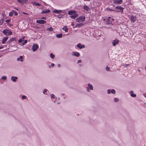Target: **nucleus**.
Segmentation results:
<instances>
[{"label":"nucleus","mask_w":146,"mask_h":146,"mask_svg":"<svg viewBox=\"0 0 146 146\" xmlns=\"http://www.w3.org/2000/svg\"><path fill=\"white\" fill-rule=\"evenodd\" d=\"M81 62V60H79L78 61V63H80V62Z\"/></svg>","instance_id":"obj_48"},{"label":"nucleus","mask_w":146,"mask_h":146,"mask_svg":"<svg viewBox=\"0 0 146 146\" xmlns=\"http://www.w3.org/2000/svg\"><path fill=\"white\" fill-rule=\"evenodd\" d=\"M111 92L113 94H115V90L114 89H112L111 90Z\"/></svg>","instance_id":"obj_28"},{"label":"nucleus","mask_w":146,"mask_h":146,"mask_svg":"<svg viewBox=\"0 0 146 146\" xmlns=\"http://www.w3.org/2000/svg\"><path fill=\"white\" fill-rule=\"evenodd\" d=\"M90 0H88L89 1H90Z\"/></svg>","instance_id":"obj_60"},{"label":"nucleus","mask_w":146,"mask_h":146,"mask_svg":"<svg viewBox=\"0 0 146 146\" xmlns=\"http://www.w3.org/2000/svg\"><path fill=\"white\" fill-rule=\"evenodd\" d=\"M89 88L92 90H93V87L92 85L89 84H88V89Z\"/></svg>","instance_id":"obj_22"},{"label":"nucleus","mask_w":146,"mask_h":146,"mask_svg":"<svg viewBox=\"0 0 146 146\" xmlns=\"http://www.w3.org/2000/svg\"><path fill=\"white\" fill-rule=\"evenodd\" d=\"M81 44H78L77 45V47L78 48H79L80 49H81L82 48V46H81Z\"/></svg>","instance_id":"obj_27"},{"label":"nucleus","mask_w":146,"mask_h":146,"mask_svg":"<svg viewBox=\"0 0 146 146\" xmlns=\"http://www.w3.org/2000/svg\"><path fill=\"white\" fill-rule=\"evenodd\" d=\"M41 19H45V20H46V17H42V18H41Z\"/></svg>","instance_id":"obj_43"},{"label":"nucleus","mask_w":146,"mask_h":146,"mask_svg":"<svg viewBox=\"0 0 146 146\" xmlns=\"http://www.w3.org/2000/svg\"><path fill=\"white\" fill-rule=\"evenodd\" d=\"M50 97L51 98H54V96L53 94H52L50 95Z\"/></svg>","instance_id":"obj_37"},{"label":"nucleus","mask_w":146,"mask_h":146,"mask_svg":"<svg viewBox=\"0 0 146 146\" xmlns=\"http://www.w3.org/2000/svg\"><path fill=\"white\" fill-rule=\"evenodd\" d=\"M3 48V46H0V49H1Z\"/></svg>","instance_id":"obj_50"},{"label":"nucleus","mask_w":146,"mask_h":146,"mask_svg":"<svg viewBox=\"0 0 146 146\" xmlns=\"http://www.w3.org/2000/svg\"><path fill=\"white\" fill-rule=\"evenodd\" d=\"M145 97H146V94H145Z\"/></svg>","instance_id":"obj_54"},{"label":"nucleus","mask_w":146,"mask_h":146,"mask_svg":"<svg viewBox=\"0 0 146 146\" xmlns=\"http://www.w3.org/2000/svg\"><path fill=\"white\" fill-rule=\"evenodd\" d=\"M126 65L127 66V65H129V64H128V65Z\"/></svg>","instance_id":"obj_57"},{"label":"nucleus","mask_w":146,"mask_h":146,"mask_svg":"<svg viewBox=\"0 0 146 146\" xmlns=\"http://www.w3.org/2000/svg\"><path fill=\"white\" fill-rule=\"evenodd\" d=\"M36 22L37 23L40 24H44L46 23V21L41 20H37Z\"/></svg>","instance_id":"obj_4"},{"label":"nucleus","mask_w":146,"mask_h":146,"mask_svg":"<svg viewBox=\"0 0 146 146\" xmlns=\"http://www.w3.org/2000/svg\"><path fill=\"white\" fill-rule=\"evenodd\" d=\"M82 48H84L85 47V46L84 45H82Z\"/></svg>","instance_id":"obj_47"},{"label":"nucleus","mask_w":146,"mask_h":146,"mask_svg":"<svg viewBox=\"0 0 146 146\" xmlns=\"http://www.w3.org/2000/svg\"><path fill=\"white\" fill-rule=\"evenodd\" d=\"M145 69H146V67H145Z\"/></svg>","instance_id":"obj_61"},{"label":"nucleus","mask_w":146,"mask_h":146,"mask_svg":"<svg viewBox=\"0 0 146 146\" xmlns=\"http://www.w3.org/2000/svg\"><path fill=\"white\" fill-rule=\"evenodd\" d=\"M53 12L54 13H58L62 12V11L61 10H54Z\"/></svg>","instance_id":"obj_14"},{"label":"nucleus","mask_w":146,"mask_h":146,"mask_svg":"<svg viewBox=\"0 0 146 146\" xmlns=\"http://www.w3.org/2000/svg\"><path fill=\"white\" fill-rule=\"evenodd\" d=\"M78 16V14L76 13H74L73 15L70 16V17L71 18L74 19Z\"/></svg>","instance_id":"obj_8"},{"label":"nucleus","mask_w":146,"mask_h":146,"mask_svg":"<svg viewBox=\"0 0 146 146\" xmlns=\"http://www.w3.org/2000/svg\"><path fill=\"white\" fill-rule=\"evenodd\" d=\"M23 13L24 14H25V15H28L27 13H25V12H23Z\"/></svg>","instance_id":"obj_49"},{"label":"nucleus","mask_w":146,"mask_h":146,"mask_svg":"<svg viewBox=\"0 0 146 146\" xmlns=\"http://www.w3.org/2000/svg\"><path fill=\"white\" fill-rule=\"evenodd\" d=\"M31 3L33 5L36 6H40V4L36 2H32Z\"/></svg>","instance_id":"obj_15"},{"label":"nucleus","mask_w":146,"mask_h":146,"mask_svg":"<svg viewBox=\"0 0 146 146\" xmlns=\"http://www.w3.org/2000/svg\"><path fill=\"white\" fill-rule=\"evenodd\" d=\"M125 67H126V66H124Z\"/></svg>","instance_id":"obj_59"},{"label":"nucleus","mask_w":146,"mask_h":146,"mask_svg":"<svg viewBox=\"0 0 146 146\" xmlns=\"http://www.w3.org/2000/svg\"><path fill=\"white\" fill-rule=\"evenodd\" d=\"M5 22H6L7 23H9V22H10L11 21V20L10 19H8V20H6L5 21Z\"/></svg>","instance_id":"obj_35"},{"label":"nucleus","mask_w":146,"mask_h":146,"mask_svg":"<svg viewBox=\"0 0 146 146\" xmlns=\"http://www.w3.org/2000/svg\"><path fill=\"white\" fill-rule=\"evenodd\" d=\"M17 1L19 3L23 5L26 3L28 1V0H17Z\"/></svg>","instance_id":"obj_7"},{"label":"nucleus","mask_w":146,"mask_h":146,"mask_svg":"<svg viewBox=\"0 0 146 146\" xmlns=\"http://www.w3.org/2000/svg\"><path fill=\"white\" fill-rule=\"evenodd\" d=\"M23 38H25V36H23Z\"/></svg>","instance_id":"obj_55"},{"label":"nucleus","mask_w":146,"mask_h":146,"mask_svg":"<svg viewBox=\"0 0 146 146\" xmlns=\"http://www.w3.org/2000/svg\"><path fill=\"white\" fill-rule=\"evenodd\" d=\"M47 91V90L45 89L44 90V91L43 92V93L44 94L45 92H46Z\"/></svg>","instance_id":"obj_45"},{"label":"nucleus","mask_w":146,"mask_h":146,"mask_svg":"<svg viewBox=\"0 0 146 146\" xmlns=\"http://www.w3.org/2000/svg\"><path fill=\"white\" fill-rule=\"evenodd\" d=\"M85 19V17L84 16H80L76 19V20L78 22H80L81 21H84Z\"/></svg>","instance_id":"obj_2"},{"label":"nucleus","mask_w":146,"mask_h":146,"mask_svg":"<svg viewBox=\"0 0 146 146\" xmlns=\"http://www.w3.org/2000/svg\"><path fill=\"white\" fill-rule=\"evenodd\" d=\"M111 90L110 89H109L108 90V94H110L111 93Z\"/></svg>","instance_id":"obj_39"},{"label":"nucleus","mask_w":146,"mask_h":146,"mask_svg":"<svg viewBox=\"0 0 146 146\" xmlns=\"http://www.w3.org/2000/svg\"><path fill=\"white\" fill-rule=\"evenodd\" d=\"M109 18L110 19H111V17H109Z\"/></svg>","instance_id":"obj_56"},{"label":"nucleus","mask_w":146,"mask_h":146,"mask_svg":"<svg viewBox=\"0 0 146 146\" xmlns=\"http://www.w3.org/2000/svg\"><path fill=\"white\" fill-rule=\"evenodd\" d=\"M7 77L6 76H3L1 77V79L2 80H6V79Z\"/></svg>","instance_id":"obj_33"},{"label":"nucleus","mask_w":146,"mask_h":146,"mask_svg":"<svg viewBox=\"0 0 146 146\" xmlns=\"http://www.w3.org/2000/svg\"><path fill=\"white\" fill-rule=\"evenodd\" d=\"M110 10L111 11H114V10H113L110 9Z\"/></svg>","instance_id":"obj_53"},{"label":"nucleus","mask_w":146,"mask_h":146,"mask_svg":"<svg viewBox=\"0 0 146 146\" xmlns=\"http://www.w3.org/2000/svg\"><path fill=\"white\" fill-rule=\"evenodd\" d=\"M89 8L86 5H84V9L86 11H88L89 10Z\"/></svg>","instance_id":"obj_20"},{"label":"nucleus","mask_w":146,"mask_h":146,"mask_svg":"<svg viewBox=\"0 0 146 146\" xmlns=\"http://www.w3.org/2000/svg\"><path fill=\"white\" fill-rule=\"evenodd\" d=\"M13 12H11L10 13H9V16H12L13 15Z\"/></svg>","instance_id":"obj_29"},{"label":"nucleus","mask_w":146,"mask_h":146,"mask_svg":"<svg viewBox=\"0 0 146 146\" xmlns=\"http://www.w3.org/2000/svg\"><path fill=\"white\" fill-rule=\"evenodd\" d=\"M38 46L37 44H34L32 47L33 50V51H35L38 48Z\"/></svg>","instance_id":"obj_5"},{"label":"nucleus","mask_w":146,"mask_h":146,"mask_svg":"<svg viewBox=\"0 0 146 146\" xmlns=\"http://www.w3.org/2000/svg\"><path fill=\"white\" fill-rule=\"evenodd\" d=\"M115 9H119L121 11H123L124 8L120 6H117L115 7Z\"/></svg>","instance_id":"obj_11"},{"label":"nucleus","mask_w":146,"mask_h":146,"mask_svg":"<svg viewBox=\"0 0 146 146\" xmlns=\"http://www.w3.org/2000/svg\"><path fill=\"white\" fill-rule=\"evenodd\" d=\"M59 16H58V18H60L62 17V15H59Z\"/></svg>","instance_id":"obj_44"},{"label":"nucleus","mask_w":146,"mask_h":146,"mask_svg":"<svg viewBox=\"0 0 146 146\" xmlns=\"http://www.w3.org/2000/svg\"><path fill=\"white\" fill-rule=\"evenodd\" d=\"M125 67H126V66H124Z\"/></svg>","instance_id":"obj_58"},{"label":"nucleus","mask_w":146,"mask_h":146,"mask_svg":"<svg viewBox=\"0 0 146 146\" xmlns=\"http://www.w3.org/2000/svg\"><path fill=\"white\" fill-rule=\"evenodd\" d=\"M50 56L51 58H54V55L52 53L50 54Z\"/></svg>","instance_id":"obj_30"},{"label":"nucleus","mask_w":146,"mask_h":146,"mask_svg":"<svg viewBox=\"0 0 146 146\" xmlns=\"http://www.w3.org/2000/svg\"><path fill=\"white\" fill-rule=\"evenodd\" d=\"M9 26L10 27V26H12V25L11 24H10V23H9Z\"/></svg>","instance_id":"obj_52"},{"label":"nucleus","mask_w":146,"mask_h":146,"mask_svg":"<svg viewBox=\"0 0 146 146\" xmlns=\"http://www.w3.org/2000/svg\"><path fill=\"white\" fill-rule=\"evenodd\" d=\"M119 41L116 38L112 42L113 45L114 46H115L116 45L118 44Z\"/></svg>","instance_id":"obj_6"},{"label":"nucleus","mask_w":146,"mask_h":146,"mask_svg":"<svg viewBox=\"0 0 146 146\" xmlns=\"http://www.w3.org/2000/svg\"><path fill=\"white\" fill-rule=\"evenodd\" d=\"M118 100H119L117 98H115L114 100L115 102H117L118 101Z\"/></svg>","instance_id":"obj_36"},{"label":"nucleus","mask_w":146,"mask_h":146,"mask_svg":"<svg viewBox=\"0 0 146 146\" xmlns=\"http://www.w3.org/2000/svg\"><path fill=\"white\" fill-rule=\"evenodd\" d=\"M14 15L15 16H17V15H18L17 13V12H15L14 13Z\"/></svg>","instance_id":"obj_42"},{"label":"nucleus","mask_w":146,"mask_h":146,"mask_svg":"<svg viewBox=\"0 0 146 146\" xmlns=\"http://www.w3.org/2000/svg\"><path fill=\"white\" fill-rule=\"evenodd\" d=\"M50 11L49 9L48 10H45L43 11H42L41 13V14H45L47 13H50Z\"/></svg>","instance_id":"obj_10"},{"label":"nucleus","mask_w":146,"mask_h":146,"mask_svg":"<svg viewBox=\"0 0 146 146\" xmlns=\"http://www.w3.org/2000/svg\"><path fill=\"white\" fill-rule=\"evenodd\" d=\"M74 55L77 57H78L80 55V54L78 52H76L74 54Z\"/></svg>","instance_id":"obj_25"},{"label":"nucleus","mask_w":146,"mask_h":146,"mask_svg":"<svg viewBox=\"0 0 146 146\" xmlns=\"http://www.w3.org/2000/svg\"><path fill=\"white\" fill-rule=\"evenodd\" d=\"M47 29L49 31H52L53 30V28L52 27H50L48 28Z\"/></svg>","instance_id":"obj_31"},{"label":"nucleus","mask_w":146,"mask_h":146,"mask_svg":"<svg viewBox=\"0 0 146 146\" xmlns=\"http://www.w3.org/2000/svg\"><path fill=\"white\" fill-rule=\"evenodd\" d=\"M22 98L23 99H25L26 98V97L25 95H23L22 96Z\"/></svg>","instance_id":"obj_38"},{"label":"nucleus","mask_w":146,"mask_h":146,"mask_svg":"<svg viewBox=\"0 0 146 146\" xmlns=\"http://www.w3.org/2000/svg\"><path fill=\"white\" fill-rule=\"evenodd\" d=\"M82 25H83V23H77V24H76V25L75 26V27H79L81 26H82Z\"/></svg>","instance_id":"obj_19"},{"label":"nucleus","mask_w":146,"mask_h":146,"mask_svg":"<svg viewBox=\"0 0 146 146\" xmlns=\"http://www.w3.org/2000/svg\"><path fill=\"white\" fill-rule=\"evenodd\" d=\"M106 70L108 71H109V68L108 67V66H107L106 68Z\"/></svg>","instance_id":"obj_41"},{"label":"nucleus","mask_w":146,"mask_h":146,"mask_svg":"<svg viewBox=\"0 0 146 146\" xmlns=\"http://www.w3.org/2000/svg\"><path fill=\"white\" fill-rule=\"evenodd\" d=\"M4 20V19H2L0 20V25H1L3 23Z\"/></svg>","instance_id":"obj_26"},{"label":"nucleus","mask_w":146,"mask_h":146,"mask_svg":"<svg viewBox=\"0 0 146 146\" xmlns=\"http://www.w3.org/2000/svg\"><path fill=\"white\" fill-rule=\"evenodd\" d=\"M58 67H60V64H58Z\"/></svg>","instance_id":"obj_51"},{"label":"nucleus","mask_w":146,"mask_h":146,"mask_svg":"<svg viewBox=\"0 0 146 146\" xmlns=\"http://www.w3.org/2000/svg\"><path fill=\"white\" fill-rule=\"evenodd\" d=\"M17 79V77H14V76H12L11 78V80L13 81V82H15L16 80Z\"/></svg>","instance_id":"obj_16"},{"label":"nucleus","mask_w":146,"mask_h":146,"mask_svg":"<svg viewBox=\"0 0 146 146\" xmlns=\"http://www.w3.org/2000/svg\"><path fill=\"white\" fill-rule=\"evenodd\" d=\"M107 23L109 24H111L112 23L111 21H110V20H109V19H108V21H107Z\"/></svg>","instance_id":"obj_34"},{"label":"nucleus","mask_w":146,"mask_h":146,"mask_svg":"<svg viewBox=\"0 0 146 146\" xmlns=\"http://www.w3.org/2000/svg\"><path fill=\"white\" fill-rule=\"evenodd\" d=\"M74 13H76V11H70L68 12V14L70 15H73Z\"/></svg>","instance_id":"obj_21"},{"label":"nucleus","mask_w":146,"mask_h":146,"mask_svg":"<svg viewBox=\"0 0 146 146\" xmlns=\"http://www.w3.org/2000/svg\"><path fill=\"white\" fill-rule=\"evenodd\" d=\"M133 91H131L130 92V93L131 94V96L132 97H136V95L135 94H133Z\"/></svg>","instance_id":"obj_18"},{"label":"nucleus","mask_w":146,"mask_h":146,"mask_svg":"<svg viewBox=\"0 0 146 146\" xmlns=\"http://www.w3.org/2000/svg\"><path fill=\"white\" fill-rule=\"evenodd\" d=\"M8 38V37L7 36L4 37L2 41V43L3 44H4L6 41L7 40Z\"/></svg>","instance_id":"obj_13"},{"label":"nucleus","mask_w":146,"mask_h":146,"mask_svg":"<svg viewBox=\"0 0 146 146\" xmlns=\"http://www.w3.org/2000/svg\"><path fill=\"white\" fill-rule=\"evenodd\" d=\"M23 40H22V39H19V41H18V42H19V43H20V42H21Z\"/></svg>","instance_id":"obj_40"},{"label":"nucleus","mask_w":146,"mask_h":146,"mask_svg":"<svg viewBox=\"0 0 146 146\" xmlns=\"http://www.w3.org/2000/svg\"><path fill=\"white\" fill-rule=\"evenodd\" d=\"M62 29L63 30H64V31L66 32H67L68 30V28H67V27L66 26H64V27Z\"/></svg>","instance_id":"obj_23"},{"label":"nucleus","mask_w":146,"mask_h":146,"mask_svg":"<svg viewBox=\"0 0 146 146\" xmlns=\"http://www.w3.org/2000/svg\"><path fill=\"white\" fill-rule=\"evenodd\" d=\"M23 57L22 56H20L19 58H17V60L18 61H19L20 59H21V61L22 62L23 61Z\"/></svg>","instance_id":"obj_17"},{"label":"nucleus","mask_w":146,"mask_h":146,"mask_svg":"<svg viewBox=\"0 0 146 146\" xmlns=\"http://www.w3.org/2000/svg\"><path fill=\"white\" fill-rule=\"evenodd\" d=\"M62 34H59L57 35H56V36L58 38H61L62 37Z\"/></svg>","instance_id":"obj_24"},{"label":"nucleus","mask_w":146,"mask_h":146,"mask_svg":"<svg viewBox=\"0 0 146 146\" xmlns=\"http://www.w3.org/2000/svg\"><path fill=\"white\" fill-rule=\"evenodd\" d=\"M113 3L116 4H119L122 3V0H113Z\"/></svg>","instance_id":"obj_3"},{"label":"nucleus","mask_w":146,"mask_h":146,"mask_svg":"<svg viewBox=\"0 0 146 146\" xmlns=\"http://www.w3.org/2000/svg\"><path fill=\"white\" fill-rule=\"evenodd\" d=\"M51 65L52 66H54V64L53 63H52Z\"/></svg>","instance_id":"obj_46"},{"label":"nucleus","mask_w":146,"mask_h":146,"mask_svg":"<svg viewBox=\"0 0 146 146\" xmlns=\"http://www.w3.org/2000/svg\"><path fill=\"white\" fill-rule=\"evenodd\" d=\"M17 40V39L16 38H11L9 40H8L7 42L8 43H9L10 42L13 41H16Z\"/></svg>","instance_id":"obj_12"},{"label":"nucleus","mask_w":146,"mask_h":146,"mask_svg":"<svg viewBox=\"0 0 146 146\" xmlns=\"http://www.w3.org/2000/svg\"><path fill=\"white\" fill-rule=\"evenodd\" d=\"M131 20L132 22H134L135 21L136 19V17H135L133 15H130V16Z\"/></svg>","instance_id":"obj_9"},{"label":"nucleus","mask_w":146,"mask_h":146,"mask_svg":"<svg viewBox=\"0 0 146 146\" xmlns=\"http://www.w3.org/2000/svg\"><path fill=\"white\" fill-rule=\"evenodd\" d=\"M27 42V40H24V42H23V43H22V45H24Z\"/></svg>","instance_id":"obj_32"},{"label":"nucleus","mask_w":146,"mask_h":146,"mask_svg":"<svg viewBox=\"0 0 146 146\" xmlns=\"http://www.w3.org/2000/svg\"><path fill=\"white\" fill-rule=\"evenodd\" d=\"M3 34L6 35H10L12 34V32L10 31L8 29H5L3 31Z\"/></svg>","instance_id":"obj_1"}]
</instances>
